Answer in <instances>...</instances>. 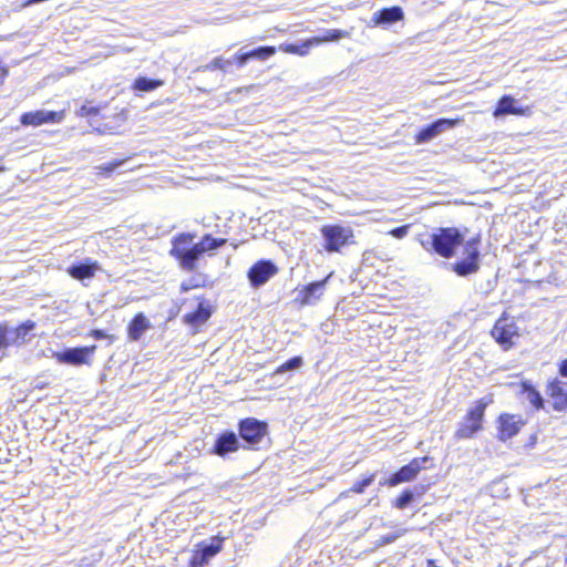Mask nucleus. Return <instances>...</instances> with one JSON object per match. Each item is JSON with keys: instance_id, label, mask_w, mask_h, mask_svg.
Segmentation results:
<instances>
[{"instance_id": "nucleus-1", "label": "nucleus", "mask_w": 567, "mask_h": 567, "mask_svg": "<svg viewBox=\"0 0 567 567\" xmlns=\"http://www.w3.org/2000/svg\"><path fill=\"white\" fill-rule=\"evenodd\" d=\"M463 243L464 234L455 227L435 228L433 233L420 238V244L426 251H434L446 259L452 258Z\"/></svg>"}, {"instance_id": "nucleus-2", "label": "nucleus", "mask_w": 567, "mask_h": 567, "mask_svg": "<svg viewBox=\"0 0 567 567\" xmlns=\"http://www.w3.org/2000/svg\"><path fill=\"white\" fill-rule=\"evenodd\" d=\"M347 37H349V32L347 31L339 29H328L324 30L320 35L312 37L300 43H281L279 45V50L285 53L305 56L315 45H320L324 42H336Z\"/></svg>"}, {"instance_id": "nucleus-3", "label": "nucleus", "mask_w": 567, "mask_h": 567, "mask_svg": "<svg viewBox=\"0 0 567 567\" xmlns=\"http://www.w3.org/2000/svg\"><path fill=\"white\" fill-rule=\"evenodd\" d=\"M193 239L189 234H182L175 238L171 255L179 261V266L187 271H193L196 267V262L203 256L198 246L194 244L190 247H186Z\"/></svg>"}, {"instance_id": "nucleus-4", "label": "nucleus", "mask_w": 567, "mask_h": 567, "mask_svg": "<svg viewBox=\"0 0 567 567\" xmlns=\"http://www.w3.org/2000/svg\"><path fill=\"white\" fill-rule=\"evenodd\" d=\"M480 237L464 243L463 258L451 265L452 270L460 277L476 274L480 270Z\"/></svg>"}, {"instance_id": "nucleus-5", "label": "nucleus", "mask_w": 567, "mask_h": 567, "mask_svg": "<svg viewBox=\"0 0 567 567\" xmlns=\"http://www.w3.org/2000/svg\"><path fill=\"white\" fill-rule=\"evenodd\" d=\"M321 235L324 240V249L329 252H337L348 244L353 233L350 227L326 225L321 228Z\"/></svg>"}, {"instance_id": "nucleus-6", "label": "nucleus", "mask_w": 567, "mask_h": 567, "mask_svg": "<svg viewBox=\"0 0 567 567\" xmlns=\"http://www.w3.org/2000/svg\"><path fill=\"white\" fill-rule=\"evenodd\" d=\"M239 436L246 443V447L255 449L267 434V423L255 417L241 420L238 425Z\"/></svg>"}, {"instance_id": "nucleus-7", "label": "nucleus", "mask_w": 567, "mask_h": 567, "mask_svg": "<svg viewBox=\"0 0 567 567\" xmlns=\"http://www.w3.org/2000/svg\"><path fill=\"white\" fill-rule=\"evenodd\" d=\"M486 406L487 403L481 400L473 409L467 412L464 422L460 424L457 431L455 432V436L457 439H470L482 429V422Z\"/></svg>"}, {"instance_id": "nucleus-8", "label": "nucleus", "mask_w": 567, "mask_h": 567, "mask_svg": "<svg viewBox=\"0 0 567 567\" xmlns=\"http://www.w3.org/2000/svg\"><path fill=\"white\" fill-rule=\"evenodd\" d=\"M429 456L413 458L409 464L402 466L398 472L391 475L389 480L380 482V485L389 484L390 486H396L401 483L413 481L417 474L427 467L430 462Z\"/></svg>"}, {"instance_id": "nucleus-9", "label": "nucleus", "mask_w": 567, "mask_h": 567, "mask_svg": "<svg viewBox=\"0 0 567 567\" xmlns=\"http://www.w3.org/2000/svg\"><path fill=\"white\" fill-rule=\"evenodd\" d=\"M35 328V323L28 320L17 328L0 324V350L11 344H22L27 336Z\"/></svg>"}, {"instance_id": "nucleus-10", "label": "nucleus", "mask_w": 567, "mask_h": 567, "mask_svg": "<svg viewBox=\"0 0 567 567\" xmlns=\"http://www.w3.org/2000/svg\"><path fill=\"white\" fill-rule=\"evenodd\" d=\"M278 267L268 259H261L254 264L248 270L247 277L252 288H260L266 285L270 278L276 276Z\"/></svg>"}, {"instance_id": "nucleus-11", "label": "nucleus", "mask_w": 567, "mask_h": 567, "mask_svg": "<svg viewBox=\"0 0 567 567\" xmlns=\"http://www.w3.org/2000/svg\"><path fill=\"white\" fill-rule=\"evenodd\" d=\"M492 336L504 349L514 344V338H518V327L513 319L502 317L492 329Z\"/></svg>"}, {"instance_id": "nucleus-12", "label": "nucleus", "mask_w": 567, "mask_h": 567, "mask_svg": "<svg viewBox=\"0 0 567 567\" xmlns=\"http://www.w3.org/2000/svg\"><path fill=\"white\" fill-rule=\"evenodd\" d=\"M96 346L81 347V348H68L62 352H55L54 358L60 363L81 365L89 363V357L94 353Z\"/></svg>"}, {"instance_id": "nucleus-13", "label": "nucleus", "mask_w": 567, "mask_h": 567, "mask_svg": "<svg viewBox=\"0 0 567 567\" xmlns=\"http://www.w3.org/2000/svg\"><path fill=\"white\" fill-rule=\"evenodd\" d=\"M460 122L461 120L439 118L420 130L416 135V142L419 144L430 142L440 134L454 128Z\"/></svg>"}, {"instance_id": "nucleus-14", "label": "nucleus", "mask_w": 567, "mask_h": 567, "mask_svg": "<svg viewBox=\"0 0 567 567\" xmlns=\"http://www.w3.org/2000/svg\"><path fill=\"white\" fill-rule=\"evenodd\" d=\"M223 538L213 537L208 544H202L192 557L193 567H204L221 550Z\"/></svg>"}, {"instance_id": "nucleus-15", "label": "nucleus", "mask_w": 567, "mask_h": 567, "mask_svg": "<svg viewBox=\"0 0 567 567\" xmlns=\"http://www.w3.org/2000/svg\"><path fill=\"white\" fill-rule=\"evenodd\" d=\"M63 118L62 112L39 110L35 112H28L21 115L20 122L22 125L39 126L44 123H59Z\"/></svg>"}, {"instance_id": "nucleus-16", "label": "nucleus", "mask_w": 567, "mask_h": 567, "mask_svg": "<svg viewBox=\"0 0 567 567\" xmlns=\"http://www.w3.org/2000/svg\"><path fill=\"white\" fill-rule=\"evenodd\" d=\"M330 278V275L320 281L311 282L307 286H305L298 295V299L302 306H310L315 305L317 301L320 300L322 295L326 291L327 282Z\"/></svg>"}, {"instance_id": "nucleus-17", "label": "nucleus", "mask_w": 567, "mask_h": 567, "mask_svg": "<svg viewBox=\"0 0 567 567\" xmlns=\"http://www.w3.org/2000/svg\"><path fill=\"white\" fill-rule=\"evenodd\" d=\"M498 423L499 439L502 441L512 439L519 432L520 427L524 425V421L520 415L507 413L499 415Z\"/></svg>"}, {"instance_id": "nucleus-18", "label": "nucleus", "mask_w": 567, "mask_h": 567, "mask_svg": "<svg viewBox=\"0 0 567 567\" xmlns=\"http://www.w3.org/2000/svg\"><path fill=\"white\" fill-rule=\"evenodd\" d=\"M100 269L101 267L97 261L86 258L82 262L70 266L66 271L73 279L82 281L93 278Z\"/></svg>"}, {"instance_id": "nucleus-19", "label": "nucleus", "mask_w": 567, "mask_h": 567, "mask_svg": "<svg viewBox=\"0 0 567 567\" xmlns=\"http://www.w3.org/2000/svg\"><path fill=\"white\" fill-rule=\"evenodd\" d=\"M240 449V442L236 433L228 431L220 434L214 445V453L218 456H226L228 453Z\"/></svg>"}, {"instance_id": "nucleus-20", "label": "nucleus", "mask_w": 567, "mask_h": 567, "mask_svg": "<svg viewBox=\"0 0 567 567\" xmlns=\"http://www.w3.org/2000/svg\"><path fill=\"white\" fill-rule=\"evenodd\" d=\"M548 395L554 400V409L563 411L567 409V383L558 379L553 380L547 386Z\"/></svg>"}, {"instance_id": "nucleus-21", "label": "nucleus", "mask_w": 567, "mask_h": 567, "mask_svg": "<svg viewBox=\"0 0 567 567\" xmlns=\"http://www.w3.org/2000/svg\"><path fill=\"white\" fill-rule=\"evenodd\" d=\"M517 101L511 95H504L497 103V106L493 113L495 117H502L505 115H525L528 109L517 106Z\"/></svg>"}, {"instance_id": "nucleus-22", "label": "nucleus", "mask_w": 567, "mask_h": 567, "mask_svg": "<svg viewBox=\"0 0 567 567\" xmlns=\"http://www.w3.org/2000/svg\"><path fill=\"white\" fill-rule=\"evenodd\" d=\"M404 13L401 7H391L379 10L374 13L373 20L375 24H392L403 20Z\"/></svg>"}, {"instance_id": "nucleus-23", "label": "nucleus", "mask_w": 567, "mask_h": 567, "mask_svg": "<svg viewBox=\"0 0 567 567\" xmlns=\"http://www.w3.org/2000/svg\"><path fill=\"white\" fill-rule=\"evenodd\" d=\"M150 328V320L146 318V316L142 312L137 313L128 324V338L133 341H137Z\"/></svg>"}, {"instance_id": "nucleus-24", "label": "nucleus", "mask_w": 567, "mask_h": 567, "mask_svg": "<svg viewBox=\"0 0 567 567\" xmlns=\"http://www.w3.org/2000/svg\"><path fill=\"white\" fill-rule=\"evenodd\" d=\"M210 315L208 306L200 302L195 311L185 316V321L189 324L199 326L206 322Z\"/></svg>"}, {"instance_id": "nucleus-25", "label": "nucleus", "mask_w": 567, "mask_h": 567, "mask_svg": "<svg viewBox=\"0 0 567 567\" xmlns=\"http://www.w3.org/2000/svg\"><path fill=\"white\" fill-rule=\"evenodd\" d=\"M523 388V394L525 399L536 409H543L544 406V399L540 395V393L532 385L526 382L522 384Z\"/></svg>"}, {"instance_id": "nucleus-26", "label": "nucleus", "mask_w": 567, "mask_h": 567, "mask_svg": "<svg viewBox=\"0 0 567 567\" xmlns=\"http://www.w3.org/2000/svg\"><path fill=\"white\" fill-rule=\"evenodd\" d=\"M226 239L224 238H214L210 235H205L199 243L196 245L198 246L202 255L207 251L216 250L220 247H223L226 244Z\"/></svg>"}, {"instance_id": "nucleus-27", "label": "nucleus", "mask_w": 567, "mask_h": 567, "mask_svg": "<svg viewBox=\"0 0 567 567\" xmlns=\"http://www.w3.org/2000/svg\"><path fill=\"white\" fill-rule=\"evenodd\" d=\"M164 82L162 80L147 79L144 76L137 78L134 82L133 87L142 92H151L162 86Z\"/></svg>"}, {"instance_id": "nucleus-28", "label": "nucleus", "mask_w": 567, "mask_h": 567, "mask_svg": "<svg viewBox=\"0 0 567 567\" xmlns=\"http://www.w3.org/2000/svg\"><path fill=\"white\" fill-rule=\"evenodd\" d=\"M233 63V60H225L221 56L215 58L210 63L199 66L198 71H210V70H226L230 64Z\"/></svg>"}, {"instance_id": "nucleus-29", "label": "nucleus", "mask_w": 567, "mask_h": 567, "mask_svg": "<svg viewBox=\"0 0 567 567\" xmlns=\"http://www.w3.org/2000/svg\"><path fill=\"white\" fill-rule=\"evenodd\" d=\"M303 363V360L301 357H293L291 359H289L288 361H286L285 363H282L278 369H277V373H285V372H288V371H295L297 369H299Z\"/></svg>"}, {"instance_id": "nucleus-30", "label": "nucleus", "mask_w": 567, "mask_h": 567, "mask_svg": "<svg viewBox=\"0 0 567 567\" xmlns=\"http://www.w3.org/2000/svg\"><path fill=\"white\" fill-rule=\"evenodd\" d=\"M249 52L251 59L266 60L276 53V49L274 47H259Z\"/></svg>"}, {"instance_id": "nucleus-31", "label": "nucleus", "mask_w": 567, "mask_h": 567, "mask_svg": "<svg viewBox=\"0 0 567 567\" xmlns=\"http://www.w3.org/2000/svg\"><path fill=\"white\" fill-rule=\"evenodd\" d=\"M414 501V494L405 489L395 501L394 506L399 509L406 508Z\"/></svg>"}, {"instance_id": "nucleus-32", "label": "nucleus", "mask_w": 567, "mask_h": 567, "mask_svg": "<svg viewBox=\"0 0 567 567\" xmlns=\"http://www.w3.org/2000/svg\"><path fill=\"white\" fill-rule=\"evenodd\" d=\"M374 481V474L370 475L369 477L363 478L362 481H359L353 484L351 487V491L357 494H361L364 492V489L372 484Z\"/></svg>"}, {"instance_id": "nucleus-33", "label": "nucleus", "mask_w": 567, "mask_h": 567, "mask_svg": "<svg viewBox=\"0 0 567 567\" xmlns=\"http://www.w3.org/2000/svg\"><path fill=\"white\" fill-rule=\"evenodd\" d=\"M124 159H120V161H113L111 163H107V164H102V165H99L96 166L95 168L100 172H103L105 173L106 175H110L112 174L116 168H118L120 166H122L124 164Z\"/></svg>"}, {"instance_id": "nucleus-34", "label": "nucleus", "mask_w": 567, "mask_h": 567, "mask_svg": "<svg viewBox=\"0 0 567 567\" xmlns=\"http://www.w3.org/2000/svg\"><path fill=\"white\" fill-rule=\"evenodd\" d=\"M401 535H402V533H399V532L390 533V534H388L385 536H382L380 539H378L375 542V545L378 547H381V546L394 543Z\"/></svg>"}, {"instance_id": "nucleus-35", "label": "nucleus", "mask_w": 567, "mask_h": 567, "mask_svg": "<svg viewBox=\"0 0 567 567\" xmlns=\"http://www.w3.org/2000/svg\"><path fill=\"white\" fill-rule=\"evenodd\" d=\"M409 228H410L409 225L400 226V227H396V228H393L392 230H390L389 234L391 236H393L394 238L401 239L408 235Z\"/></svg>"}, {"instance_id": "nucleus-36", "label": "nucleus", "mask_w": 567, "mask_h": 567, "mask_svg": "<svg viewBox=\"0 0 567 567\" xmlns=\"http://www.w3.org/2000/svg\"><path fill=\"white\" fill-rule=\"evenodd\" d=\"M250 59V52H246L236 56L239 66H244Z\"/></svg>"}, {"instance_id": "nucleus-37", "label": "nucleus", "mask_w": 567, "mask_h": 567, "mask_svg": "<svg viewBox=\"0 0 567 567\" xmlns=\"http://www.w3.org/2000/svg\"><path fill=\"white\" fill-rule=\"evenodd\" d=\"M91 336L96 339V340H101V339H104L106 338V333L103 331V330H93L91 332Z\"/></svg>"}, {"instance_id": "nucleus-38", "label": "nucleus", "mask_w": 567, "mask_h": 567, "mask_svg": "<svg viewBox=\"0 0 567 567\" xmlns=\"http://www.w3.org/2000/svg\"><path fill=\"white\" fill-rule=\"evenodd\" d=\"M559 373L561 377L567 378V359L561 361L559 365Z\"/></svg>"}, {"instance_id": "nucleus-39", "label": "nucleus", "mask_w": 567, "mask_h": 567, "mask_svg": "<svg viewBox=\"0 0 567 567\" xmlns=\"http://www.w3.org/2000/svg\"><path fill=\"white\" fill-rule=\"evenodd\" d=\"M97 113V110L95 107H82V114L83 115H95Z\"/></svg>"}, {"instance_id": "nucleus-40", "label": "nucleus", "mask_w": 567, "mask_h": 567, "mask_svg": "<svg viewBox=\"0 0 567 567\" xmlns=\"http://www.w3.org/2000/svg\"><path fill=\"white\" fill-rule=\"evenodd\" d=\"M7 70L2 66H0V82L6 78Z\"/></svg>"}, {"instance_id": "nucleus-41", "label": "nucleus", "mask_w": 567, "mask_h": 567, "mask_svg": "<svg viewBox=\"0 0 567 567\" xmlns=\"http://www.w3.org/2000/svg\"><path fill=\"white\" fill-rule=\"evenodd\" d=\"M81 566H90V564L87 563V560L85 558L81 559Z\"/></svg>"}, {"instance_id": "nucleus-42", "label": "nucleus", "mask_w": 567, "mask_h": 567, "mask_svg": "<svg viewBox=\"0 0 567 567\" xmlns=\"http://www.w3.org/2000/svg\"><path fill=\"white\" fill-rule=\"evenodd\" d=\"M429 567H437V566H435L433 560H429Z\"/></svg>"}]
</instances>
